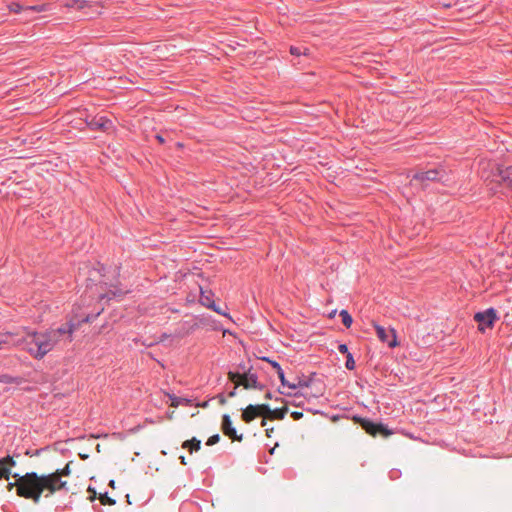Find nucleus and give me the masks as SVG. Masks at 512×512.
<instances>
[{
  "mask_svg": "<svg viewBox=\"0 0 512 512\" xmlns=\"http://www.w3.org/2000/svg\"><path fill=\"white\" fill-rule=\"evenodd\" d=\"M19 497L31 499L35 504L40 502L42 493L47 490L49 496L58 490L68 491L67 482L59 478V473L38 475L28 472L21 477Z\"/></svg>",
  "mask_w": 512,
  "mask_h": 512,
  "instance_id": "1",
  "label": "nucleus"
},
{
  "mask_svg": "<svg viewBox=\"0 0 512 512\" xmlns=\"http://www.w3.org/2000/svg\"><path fill=\"white\" fill-rule=\"evenodd\" d=\"M14 344L21 347L34 359H43L55 347L53 336L49 332L29 331L26 335L15 340Z\"/></svg>",
  "mask_w": 512,
  "mask_h": 512,
  "instance_id": "2",
  "label": "nucleus"
},
{
  "mask_svg": "<svg viewBox=\"0 0 512 512\" xmlns=\"http://www.w3.org/2000/svg\"><path fill=\"white\" fill-rule=\"evenodd\" d=\"M451 181L450 173L444 166L439 165L428 170L416 171L411 175L410 184L412 186L419 185L422 189H426L431 182L448 186Z\"/></svg>",
  "mask_w": 512,
  "mask_h": 512,
  "instance_id": "3",
  "label": "nucleus"
},
{
  "mask_svg": "<svg viewBox=\"0 0 512 512\" xmlns=\"http://www.w3.org/2000/svg\"><path fill=\"white\" fill-rule=\"evenodd\" d=\"M100 314V312L96 314H88L81 320H78L76 323L73 320H70L64 324H62L60 327L56 329H50L47 330L51 336H53L54 343L57 344L61 337L66 336L71 340V336L73 332L82 324V323H90L93 322L97 316Z\"/></svg>",
  "mask_w": 512,
  "mask_h": 512,
  "instance_id": "4",
  "label": "nucleus"
},
{
  "mask_svg": "<svg viewBox=\"0 0 512 512\" xmlns=\"http://www.w3.org/2000/svg\"><path fill=\"white\" fill-rule=\"evenodd\" d=\"M354 420L370 435L376 436L378 434L387 437L392 434V431L381 422H374L370 419L361 416H354Z\"/></svg>",
  "mask_w": 512,
  "mask_h": 512,
  "instance_id": "5",
  "label": "nucleus"
},
{
  "mask_svg": "<svg viewBox=\"0 0 512 512\" xmlns=\"http://www.w3.org/2000/svg\"><path fill=\"white\" fill-rule=\"evenodd\" d=\"M474 320L478 323V330L483 333L486 328H493L496 320H498L497 311L490 307L484 311L476 312Z\"/></svg>",
  "mask_w": 512,
  "mask_h": 512,
  "instance_id": "6",
  "label": "nucleus"
},
{
  "mask_svg": "<svg viewBox=\"0 0 512 512\" xmlns=\"http://www.w3.org/2000/svg\"><path fill=\"white\" fill-rule=\"evenodd\" d=\"M85 122L87 127L92 131L100 130L108 133L115 130L113 121L104 115L88 116Z\"/></svg>",
  "mask_w": 512,
  "mask_h": 512,
  "instance_id": "7",
  "label": "nucleus"
},
{
  "mask_svg": "<svg viewBox=\"0 0 512 512\" xmlns=\"http://www.w3.org/2000/svg\"><path fill=\"white\" fill-rule=\"evenodd\" d=\"M373 326L375 328L377 337L379 338L380 341L386 343L390 348H394L398 345L395 329L389 328L387 330L386 328L377 323H374Z\"/></svg>",
  "mask_w": 512,
  "mask_h": 512,
  "instance_id": "8",
  "label": "nucleus"
},
{
  "mask_svg": "<svg viewBox=\"0 0 512 512\" xmlns=\"http://www.w3.org/2000/svg\"><path fill=\"white\" fill-rule=\"evenodd\" d=\"M239 367L243 370V380L241 384L244 386L245 389H263V385L258 383V377L255 373H251L249 368L246 370L245 364H240Z\"/></svg>",
  "mask_w": 512,
  "mask_h": 512,
  "instance_id": "9",
  "label": "nucleus"
},
{
  "mask_svg": "<svg viewBox=\"0 0 512 512\" xmlns=\"http://www.w3.org/2000/svg\"><path fill=\"white\" fill-rule=\"evenodd\" d=\"M221 428L224 435H226L230 439L235 441H241L243 439L242 434H237L236 428L233 426L231 417L228 414H224L222 416Z\"/></svg>",
  "mask_w": 512,
  "mask_h": 512,
  "instance_id": "10",
  "label": "nucleus"
},
{
  "mask_svg": "<svg viewBox=\"0 0 512 512\" xmlns=\"http://www.w3.org/2000/svg\"><path fill=\"white\" fill-rule=\"evenodd\" d=\"M258 406H254V404H249L245 409L242 410L241 418L246 423H250L257 416H259Z\"/></svg>",
  "mask_w": 512,
  "mask_h": 512,
  "instance_id": "11",
  "label": "nucleus"
},
{
  "mask_svg": "<svg viewBox=\"0 0 512 512\" xmlns=\"http://www.w3.org/2000/svg\"><path fill=\"white\" fill-rule=\"evenodd\" d=\"M497 175L503 183L512 188V166L506 168L497 167Z\"/></svg>",
  "mask_w": 512,
  "mask_h": 512,
  "instance_id": "12",
  "label": "nucleus"
},
{
  "mask_svg": "<svg viewBox=\"0 0 512 512\" xmlns=\"http://www.w3.org/2000/svg\"><path fill=\"white\" fill-rule=\"evenodd\" d=\"M213 297L214 293L212 292V290L203 289L202 287H200L199 302L202 306L208 308V305H210L211 302H214Z\"/></svg>",
  "mask_w": 512,
  "mask_h": 512,
  "instance_id": "13",
  "label": "nucleus"
},
{
  "mask_svg": "<svg viewBox=\"0 0 512 512\" xmlns=\"http://www.w3.org/2000/svg\"><path fill=\"white\" fill-rule=\"evenodd\" d=\"M65 6L71 9L82 10L90 6V4L86 0H67Z\"/></svg>",
  "mask_w": 512,
  "mask_h": 512,
  "instance_id": "14",
  "label": "nucleus"
},
{
  "mask_svg": "<svg viewBox=\"0 0 512 512\" xmlns=\"http://www.w3.org/2000/svg\"><path fill=\"white\" fill-rule=\"evenodd\" d=\"M114 289L109 290L106 294L101 295V299L107 298L108 300L116 298V297H122L126 291L118 288L116 285H111Z\"/></svg>",
  "mask_w": 512,
  "mask_h": 512,
  "instance_id": "15",
  "label": "nucleus"
},
{
  "mask_svg": "<svg viewBox=\"0 0 512 512\" xmlns=\"http://www.w3.org/2000/svg\"><path fill=\"white\" fill-rule=\"evenodd\" d=\"M201 447V441L196 437L191 438L190 440H186L183 443V448H187L190 452L198 451Z\"/></svg>",
  "mask_w": 512,
  "mask_h": 512,
  "instance_id": "16",
  "label": "nucleus"
},
{
  "mask_svg": "<svg viewBox=\"0 0 512 512\" xmlns=\"http://www.w3.org/2000/svg\"><path fill=\"white\" fill-rule=\"evenodd\" d=\"M21 382L20 377L11 376L7 373L0 374V383L5 384H19Z\"/></svg>",
  "mask_w": 512,
  "mask_h": 512,
  "instance_id": "17",
  "label": "nucleus"
},
{
  "mask_svg": "<svg viewBox=\"0 0 512 512\" xmlns=\"http://www.w3.org/2000/svg\"><path fill=\"white\" fill-rule=\"evenodd\" d=\"M339 316L341 317V321H342L343 325L346 328H350L353 323V318L349 314V312L345 309H342L339 313Z\"/></svg>",
  "mask_w": 512,
  "mask_h": 512,
  "instance_id": "18",
  "label": "nucleus"
},
{
  "mask_svg": "<svg viewBox=\"0 0 512 512\" xmlns=\"http://www.w3.org/2000/svg\"><path fill=\"white\" fill-rule=\"evenodd\" d=\"M24 475H20L19 473H13L12 477L15 478V482H9L7 485L8 491H11L14 487H16L17 495L19 496V486L21 482V477Z\"/></svg>",
  "mask_w": 512,
  "mask_h": 512,
  "instance_id": "19",
  "label": "nucleus"
},
{
  "mask_svg": "<svg viewBox=\"0 0 512 512\" xmlns=\"http://www.w3.org/2000/svg\"><path fill=\"white\" fill-rule=\"evenodd\" d=\"M49 10V4H39V5H31V6H26L25 7V11L26 12H36V13H41V12H46Z\"/></svg>",
  "mask_w": 512,
  "mask_h": 512,
  "instance_id": "20",
  "label": "nucleus"
},
{
  "mask_svg": "<svg viewBox=\"0 0 512 512\" xmlns=\"http://www.w3.org/2000/svg\"><path fill=\"white\" fill-rule=\"evenodd\" d=\"M277 375H278V378H279L282 386L288 387V388L293 389V390L295 389V384L286 380L285 373H284L283 370H280L277 373Z\"/></svg>",
  "mask_w": 512,
  "mask_h": 512,
  "instance_id": "21",
  "label": "nucleus"
},
{
  "mask_svg": "<svg viewBox=\"0 0 512 512\" xmlns=\"http://www.w3.org/2000/svg\"><path fill=\"white\" fill-rule=\"evenodd\" d=\"M288 411V408L287 407H283V408H276V409H273L272 410V414L275 418L279 419V420H282L284 419L286 413Z\"/></svg>",
  "mask_w": 512,
  "mask_h": 512,
  "instance_id": "22",
  "label": "nucleus"
},
{
  "mask_svg": "<svg viewBox=\"0 0 512 512\" xmlns=\"http://www.w3.org/2000/svg\"><path fill=\"white\" fill-rule=\"evenodd\" d=\"M345 367L347 370L355 369V360L352 353L346 355Z\"/></svg>",
  "mask_w": 512,
  "mask_h": 512,
  "instance_id": "23",
  "label": "nucleus"
},
{
  "mask_svg": "<svg viewBox=\"0 0 512 512\" xmlns=\"http://www.w3.org/2000/svg\"><path fill=\"white\" fill-rule=\"evenodd\" d=\"M254 406H258L259 414H261V413H265V414H269V415L272 414L273 409H271L270 405H268V404H254Z\"/></svg>",
  "mask_w": 512,
  "mask_h": 512,
  "instance_id": "24",
  "label": "nucleus"
},
{
  "mask_svg": "<svg viewBox=\"0 0 512 512\" xmlns=\"http://www.w3.org/2000/svg\"><path fill=\"white\" fill-rule=\"evenodd\" d=\"M208 309H211L220 315L227 316V317L229 316V314L226 313L225 311H223L218 305H216L215 302H211V304L208 305Z\"/></svg>",
  "mask_w": 512,
  "mask_h": 512,
  "instance_id": "25",
  "label": "nucleus"
},
{
  "mask_svg": "<svg viewBox=\"0 0 512 512\" xmlns=\"http://www.w3.org/2000/svg\"><path fill=\"white\" fill-rule=\"evenodd\" d=\"M0 460L3 461V464L10 469L16 466V461L11 456L3 457Z\"/></svg>",
  "mask_w": 512,
  "mask_h": 512,
  "instance_id": "26",
  "label": "nucleus"
},
{
  "mask_svg": "<svg viewBox=\"0 0 512 512\" xmlns=\"http://www.w3.org/2000/svg\"><path fill=\"white\" fill-rule=\"evenodd\" d=\"M53 473H59V478L61 479L62 476H69L71 473L70 465L69 463L66 464V466L63 469H57Z\"/></svg>",
  "mask_w": 512,
  "mask_h": 512,
  "instance_id": "27",
  "label": "nucleus"
},
{
  "mask_svg": "<svg viewBox=\"0 0 512 512\" xmlns=\"http://www.w3.org/2000/svg\"><path fill=\"white\" fill-rule=\"evenodd\" d=\"M263 359L267 361L275 369L276 373H278L280 370H283L281 365L277 361L272 360L268 357H265Z\"/></svg>",
  "mask_w": 512,
  "mask_h": 512,
  "instance_id": "28",
  "label": "nucleus"
},
{
  "mask_svg": "<svg viewBox=\"0 0 512 512\" xmlns=\"http://www.w3.org/2000/svg\"><path fill=\"white\" fill-rule=\"evenodd\" d=\"M101 502L105 505H114L116 501L108 496L107 493L101 495Z\"/></svg>",
  "mask_w": 512,
  "mask_h": 512,
  "instance_id": "29",
  "label": "nucleus"
},
{
  "mask_svg": "<svg viewBox=\"0 0 512 512\" xmlns=\"http://www.w3.org/2000/svg\"><path fill=\"white\" fill-rule=\"evenodd\" d=\"M219 441H220V435L214 434L208 438L206 445L213 446V445L217 444Z\"/></svg>",
  "mask_w": 512,
  "mask_h": 512,
  "instance_id": "30",
  "label": "nucleus"
},
{
  "mask_svg": "<svg viewBox=\"0 0 512 512\" xmlns=\"http://www.w3.org/2000/svg\"><path fill=\"white\" fill-rule=\"evenodd\" d=\"M229 380L236 381L237 379L243 380V373L230 371L228 373Z\"/></svg>",
  "mask_w": 512,
  "mask_h": 512,
  "instance_id": "31",
  "label": "nucleus"
},
{
  "mask_svg": "<svg viewBox=\"0 0 512 512\" xmlns=\"http://www.w3.org/2000/svg\"><path fill=\"white\" fill-rule=\"evenodd\" d=\"M2 470H3L2 479L8 480L10 477H12L13 473L11 472L9 467L2 465Z\"/></svg>",
  "mask_w": 512,
  "mask_h": 512,
  "instance_id": "32",
  "label": "nucleus"
},
{
  "mask_svg": "<svg viewBox=\"0 0 512 512\" xmlns=\"http://www.w3.org/2000/svg\"><path fill=\"white\" fill-rule=\"evenodd\" d=\"M290 53L294 56H300L302 54H305V52H303L300 47H296V46L290 47Z\"/></svg>",
  "mask_w": 512,
  "mask_h": 512,
  "instance_id": "33",
  "label": "nucleus"
},
{
  "mask_svg": "<svg viewBox=\"0 0 512 512\" xmlns=\"http://www.w3.org/2000/svg\"><path fill=\"white\" fill-rule=\"evenodd\" d=\"M11 10L15 13H21V12H26L25 11V7L21 6L20 4L18 3H13L12 4V7H11Z\"/></svg>",
  "mask_w": 512,
  "mask_h": 512,
  "instance_id": "34",
  "label": "nucleus"
},
{
  "mask_svg": "<svg viewBox=\"0 0 512 512\" xmlns=\"http://www.w3.org/2000/svg\"><path fill=\"white\" fill-rule=\"evenodd\" d=\"M295 384V389L299 388V387H308L310 385V380H302V379H299L297 383H294Z\"/></svg>",
  "mask_w": 512,
  "mask_h": 512,
  "instance_id": "35",
  "label": "nucleus"
},
{
  "mask_svg": "<svg viewBox=\"0 0 512 512\" xmlns=\"http://www.w3.org/2000/svg\"><path fill=\"white\" fill-rule=\"evenodd\" d=\"M338 351L341 354H345V355L350 354V352L348 350V346L346 344H344V343L338 345Z\"/></svg>",
  "mask_w": 512,
  "mask_h": 512,
  "instance_id": "36",
  "label": "nucleus"
},
{
  "mask_svg": "<svg viewBox=\"0 0 512 512\" xmlns=\"http://www.w3.org/2000/svg\"><path fill=\"white\" fill-rule=\"evenodd\" d=\"M9 345H10V342H9L8 338L0 339V351L6 349Z\"/></svg>",
  "mask_w": 512,
  "mask_h": 512,
  "instance_id": "37",
  "label": "nucleus"
},
{
  "mask_svg": "<svg viewBox=\"0 0 512 512\" xmlns=\"http://www.w3.org/2000/svg\"><path fill=\"white\" fill-rule=\"evenodd\" d=\"M399 475H400V471H399V470H395V469H394V470H391V471L389 472V477H390V479H392V480L397 479V478L399 477Z\"/></svg>",
  "mask_w": 512,
  "mask_h": 512,
  "instance_id": "38",
  "label": "nucleus"
},
{
  "mask_svg": "<svg viewBox=\"0 0 512 512\" xmlns=\"http://www.w3.org/2000/svg\"><path fill=\"white\" fill-rule=\"evenodd\" d=\"M291 417L294 419V420H299L303 417V413L300 412V411H293L291 412Z\"/></svg>",
  "mask_w": 512,
  "mask_h": 512,
  "instance_id": "39",
  "label": "nucleus"
},
{
  "mask_svg": "<svg viewBox=\"0 0 512 512\" xmlns=\"http://www.w3.org/2000/svg\"><path fill=\"white\" fill-rule=\"evenodd\" d=\"M237 387L238 385H236L229 393H228V396L229 397H235L236 394H237Z\"/></svg>",
  "mask_w": 512,
  "mask_h": 512,
  "instance_id": "40",
  "label": "nucleus"
},
{
  "mask_svg": "<svg viewBox=\"0 0 512 512\" xmlns=\"http://www.w3.org/2000/svg\"><path fill=\"white\" fill-rule=\"evenodd\" d=\"M217 398L219 399L220 404H222V405L226 404V398L223 394H219L217 396Z\"/></svg>",
  "mask_w": 512,
  "mask_h": 512,
  "instance_id": "41",
  "label": "nucleus"
},
{
  "mask_svg": "<svg viewBox=\"0 0 512 512\" xmlns=\"http://www.w3.org/2000/svg\"><path fill=\"white\" fill-rule=\"evenodd\" d=\"M172 401H173V406H178L181 403L182 399L178 398V397H174V398H172Z\"/></svg>",
  "mask_w": 512,
  "mask_h": 512,
  "instance_id": "42",
  "label": "nucleus"
},
{
  "mask_svg": "<svg viewBox=\"0 0 512 512\" xmlns=\"http://www.w3.org/2000/svg\"><path fill=\"white\" fill-rule=\"evenodd\" d=\"M200 323L201 324H208L209 323V320H208V317H205V316H202L200 319H199Z\"/></svg>",
  "mask_w": 512,
  "mask_h": 512,
  "instance_id": "43",
  "label": "nucleus"
},
{
  "mask_svg": "<svg viewBox=\"0 0 512 512\" xmlns=\"http://www.w3.org/2000/svg\"><path fill=\"white\" fill-rule=\"evenodd\" d=\"M155 137L159 143L163 144L165 142V139L162 135L157 134Z\"/></svg>",
  "mask_w": 512,
  "mask_h": 512,
  "instance_id": "44",
  "label": "nucleus"
},
{
  "mask_svg": "<svg viewBox=\"0 0 512 512\" xmlns=\"http://www.w3.org/2000/svg\"><path fill=\"white\" fill-rule=\"evenodd\" d=\"M3 461L0 460V479H2L3 476V470H2Z\"/></svg>",
  "mask_w": 512,
  "mask_h": 512,
  "instance_id": "45",
  "label": "nucleus"
},
{
  "mask_svg": "<svg viewBox=\"0 0 512 512\" xmlns=\"http://www.w3.org/2000/svg\"><path fill=\"white\" fill-rule=\"evenodd\" d=\"M273 432V428H270V429H266V435L268 437H271V433Z\"/></svg>",
  "mask_w": 512,
  "mask_h": 512,
  "instance_id": "46",
  "label": "nucleus"
},
{
  "mask_svg": "<svg viewBox=\"0 0 512 512\" xmlns=\"http://www.w3.org/2000/svg\"><path fill=\"white\" fill-rule=\"evenodd\" d=\"M336 312H337V310L331 311L330 314H329V317L333 318L335 316Z\"/></svg>",
  "mask_w": 512,
  "mask_h": 512,
  "instance_id": "47",
  "label": "nucleus"
},
{
  "mask_svg": "<svg viewBox=\"0 0 512 512\" xmlns=\"http://www.w3.org/2000/svg\"><path fill=\"white\" fill-rule=\"evenodd\" d=\"M105 268L102 266L100 270H98V273L101 275V276H104L103 272H104Z\"/></svg>",
  "mask_w": 512,
  "mask_h": 512,
  "instance_id": "48",
  "label": "nucleus"
},
{
  "mask_svg": "<svg viewBox=\"0 0 512 512\" xmlns=\"http://www.w3.org/2000/svg\"><path fill=\"white\" fill-rule=\"evenodd\" d=\"M265 398L266 399H271L272 398L271 392H267L266 395H265Z\"/></svg>",
  "mask_w": 512,
  "mask_h": 512,
  "instance_id": "49",
  "label": "nucleus"
},
{
  "mask_svg": "<svg viewBox=\"0 0 512 512\" xmlns=\"http://www.w3.org/2000/svg\"><path fill=\"white\" fill-rule=\"evenodd\" d=\"M180 460H181V463H182L183 465H185V464H186V461H185V457H184V456H181V457H180Z\"/></svg>",
  "mask_w": 512,
  "mask_h": 512,
  "instance_id": "50",
  "label": "nucleus"
},
{
  "mask_svg": "<svg viewBox=\"0 0 512 512\" xmlns=\"http://www.w3.org/2000/svg\"><path fill=\"white\" fill-rule=\"evenodd\" d=\"M109 486H111L112 488H114V486H115V481H114V480H110V482H109Z\"/></svg>",
  "mask_w": 512,
  "mask_h": 512,
  "instance_id": "51",
  "label": "nucleus"
},
{
  "mask_svg": "<svg viewBox=\"0 0 512 512\" xmlns=\"http://www.w3.org/2000/svg\"><path fill=\"white\" fill-rule=\"evenodd\" d=\"M261 425H262L263 427H264V426H266V420H265V419H263V420H262Z\"/></svg>",
  "mask_w": 512,
  "mask_h": 512,
  "instance_id": "52",
  "label": "nucleus"
},
{
  "mask_svg": "<svg viewBox=\"0 0 512 512\" xmlns=\"http://www.w3.org/2000/svg\"><path fill=\"white\" fill-rule=\"evenodd\" d=\"M119 269H120V268H119V267H117V276H119V274H120Z\"/></svg>",
  "mask_w": 512,
  "mask_h": 512,
  "instance_id": "53",
  "label": "nucleus"
}]
</instances>
